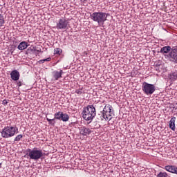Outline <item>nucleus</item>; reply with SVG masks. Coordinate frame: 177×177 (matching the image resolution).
<instances>
[{
  "mask_svg": "<svg viewBox=\"0 0 177 177\" xmlns=\"http://www.w3.org/2000/svg\"><path fill=\"white\" fill-rule=\"evenodd\" d=\"M45 153L42 151V150L38 149L37 147H35L32 149H26V156L29 157L30 160H37L44 157Z\"/></svg>",
  "mask_w": 177,
  "mask_h": 177,
  "instance_id": "7ed1b4c3",
  "label": "nucleus"
},
{
  "mask_svg": "<svg viewBox=\"0 0 177 177\" xmlns=\"http://www.w3.org/2000/svg\"><path fill=\"white\" fill-rule=\"evenodd\" d=\"M63 113L62 111H58L54 114V119L56 120H62V114Z\"/></svg>",
  "mask_w": 177,
  "mask_h": 177,
  "instance_id": "6ab92c4d",
  "label": "nucleus"
},
{
  "mask_svg": "<svg viewBox=\"0 0 177 177\" xmlns=\"http://www.w3.org/2000/svg\"><path fill=\"white\" fill-rule=\"evenodd\" d=\"M102 112L105 118V121H110L113 118V114H114V111H113V106L110 104H106L103 109Z\"/></svg>",
  "mask_w": 177,
  "mask_h": 177,
  "instance_id": "423d86ee",
  "label": "nucleus"
},
{
  "mask_svg": "<svg viewBox=\"0 0 177 177\" xmlns=\"http://www.w3.org/2000/svg\"><path fill=\"white\" fill-rule=\"evenodd\" d=\"M16 133H19V129L17 127L7 126L4 127L1 131V136L4 139H9V138L13 137Z\"/></svg>",
  "mask_w": 177,
  "mask_h": 177,
  "instance_id": "20e7f679",
  "label": "nucleus"
},
{
  "mask_svg": "<svg viewBox=\"0 0 177 177\" xmlns=\"http://www.w3.org/2000/svg\"><path fill=\"white\" fill-rule=\"evenodd\" d=\"M82 115L86 121H90V122L93 120L94 117H96V108L93 104L88 105L86 107L83 109L82 112Z\"/></svg>",
  "mask_w": 177,
  "mask_h": 177,
  "instance_id": "f257e3e1",
  "label": "nucleus"
},
{
  "mask_svg": "<svg viewBox=\"0 0 177 177\" xmlns=\"http://www.w3.org/2000/svg\"><path fill=\"white\" fill-rule=\"evenodd\" d=\"M168 78L171 81H176V80H177V71L171 72L170 74H169Z\"/></svg>",
  "mask_w": 177,
  "mask_h": 177,
  "instance_id": "f3484780",
  "label": "nucleus"
},
{
  "mask_svg": "<svg viewBox=\"0 0 177 177\" xmlns=\"http://www.w3.org/2000/svg\"><path fill=\"white\" fill-rule=\"evenodd\" d=\"M5 24V19L3 18V15L0 14V27L3 26Z\"/></svg>",
  "mask_w": 177,
  "mask_h": 177,
  "instance_id": "412c9836",
  "label": "nucleus"
},
{
  "mask_svg": "<svg viewBox=\"0 0 177 177\" xmlns=\"http://www.w3.org/2000/svg\"><path fill=\"white\" fill-rule=\"evenodd\" d=\"M81 3H82L83 5H85V3H86V2H88V0H80Z\"/></svg>",
  "mask_w": 177,
  "mask_h": 177,
  "instance_id": "c756f323",
  "label": "nucleus"
},
{
  "mask_svg": "<svg viewBox=\"0 0 177 177\" xmlns=\"http://www.w3.org/2000/svg\"><path fill=\"white\" fill-rule=\"evenodd\" d=\"M63 70H60V71H54L52 74L54 80L55 81H57L59 78H62V75H63Z\"/></svg>",
  "mask_w": 177,
  "mask_h": 177,
  "instance_id": "9b49d317",
  "label": "nucleus"
},
{
  "mask_svg": "<svg viewBox=\"0 0 177 177\" xmlns=\"http://www.w3.org/2000/svg\"><path fill=\"white\" fill-rule=\"evenodd\" d=\"M28 46H30V44H28V43H27L26 41H22L18 45L17 49H19V50H24V49H27Z\"/></svg>",
  "mask_w": 177,
  "mask_h": 177,
  "instance_id": "ddd939ff",
  "label": "nucleus"
},
{
  "mask_svg": "<svg viewBox=\"0 0 177 177\" xmlns=\"http://www.w3.org/2000/svg\"><path fill=\"white\" fill-rule=\"evenodd\" d=\"M11 55H13V51L11 52Z\"/></svg>",
  "mask_w": 177,
  "mask_h": 177,
  "instance_id": "2f4dec72",
  "label": "nucleus"
},
{
  "mask_svg": "<svg viewBox=\"0 0 177 177\" xmlns=\"http://www.w3.org/2000/svg\"><path fill=\"white\" fill-rule=\"evenodd\" d=\"M12 81H19L20 79V73L17 70H14L10 73Z\"/></svg>",
  "mask_w": 177,
  "mask_h": 177,
  "instance_id": "1a4fd4ad",
  "label": "nucleus"
},
{
  "mask_svg": "<svg viewBox=\"0 0 177 177\" xmlns=\"http://www.w3.org/2000/svg\"><path fill=\"white\" fill-rule=\"evenodd\" d=\"M97 122H100L101 121H103V120H106V118H104V113L102 111H100L97 115H95Z\"/></svg>",
  "mask_w": 177,
  "mask_h": 177,
  "instance_id": "2eb2a0df",
  "label": "nucleus"
},
{
  "mask_svg": "<svg viewBox=\"0 0 177 177\" xmlns=\"http://www.w3.org/2000/svg\"><path fill=\"white\" fill-rule=\"evenodd\" d=\"M176 117L173 116L171 118L170 121H169V128L171 131H175V129H176V127H175V121H176Z\"/></svg>",
  "mask_w": 177,
  "mask_h": 177,
  "instance_id": "dca6fc26",
  "label": "nucleus"
},
{
  "mask_svg": "<svg viewBox=\"0 0 177 177\" xmlns=\"http://www.w3.org/2000/svg\"><path fill=\"white\" fill-rule=\"evenodd\" d=\"M46 121H48L49 125H52V127H55V124H56L55 118L49 119L46 117Z\"/></svg>",
  "mask_w": 177,
  "mask_h": 177,
  "instance_id": "aec40b11",
  "label": "nucleus"
},
{
  "mask_svg": "<svg viewBox=\"0 0 177 177\" xmlns=\"http://www.w3.org/2000/svg\"><path fill=\"white\" fill-rule=\"evenodd\" d=\"M17 85L18 88H20V86H21L23 85V84L20 81H18V82H17Z\"/></svg>",
  "mask_w": 177,
  "mask_h": 177,
  "instance_id": "c85d7f7f",
  "label": "nucleus"
},
{
  "mask_svg": "<svg viewBox=\"0 0 177 177\" xmlns=\"http://www.w3.org/2000/svg\"><path fill=\"white\" fill-rule=\"evenodd\" d=\"M62 49L60 48H56L55 49V55H60L62 53Z\"/></svg>",
  "mask_w": 177,
  "mask_h": 177,
  "instance_id": "393cba45",
  "label": "nucleus"
},
{
  "mask_svg": "<svg viewBox=\"0 0 177 177\" xmlns=\"http://www.w3.org/2000/svg\"><path fill=\"white\" fill-rule=\"evenodd\" d=\"M170 52H172V48L169 46H164L160 50V53H162L163 55L164 53H169Z\"/></svg>",
  "mask_w": 177,
  "mask_h": 177,
  "instance_id": "4468645a",
  "label": "nucleus"
},
{
  "mask_svg": "<svg viewBox=\"0 0 177 177\" xmlns=\"http://www.w3.org/2000/svg\"><path fill=\"white\" fill-rule=\"evenodd\" d=\"M70 120V115L67 113H64L62 112V116H61V121H63L64 122H67Z\"/></svg>",
  "mask_w": 177,
  "mask_h": 177,
  "instance_id": "a211bd4d",
  "label": "nucleus"
},
{
  "mask_svg": "<svg viewBox=\"0 0 177 177\" xmlns=\"http://www.w3.org/2000/svg\"><path fill=\"white\" fill-rule=\"evenodd\" d=\"M167 57L171 62L177 63V46H173L171 48V51L168 54Z\"/></svg>",
  "mask_w": 177,
  "mask_h": 177,
  "instance_id": "6e6552de",
  "label": "nucleus"
},
{
  "mask_svg": "<svg viewBox=\"0 0 177 177\" xmlns=\"http://www.w3.org/2000/svg\"><path fill=\"white\" fill-rule=\"evenodd\" d=\"M80 135H82L83 136H88V135H91L92 133V131L89 129V128H86L85 127H80Z\"/></svg>",
  "mask_w": 177,
  "mask_h": 177,
  "instance_id": "9d476101",
  "label": "nucleus"
},
{
  "mask_svg": "<svg viewBox=\"0 0 177 177\" xmlns=\"http://www.w3.org/2000/svg\"><path fill=\"white\" fill-rule=\"evenodd\" d=\"M8 102H9L8 100H3L2 104H3L4 106H6V104H8Z\"/></svg>",
  "mask_w": 177,
  "mask_h": 177,
  "instance_id": "a878e982",
  "label": "nucleus"
},
{
  "mask_svg": "<svg viewBox=\"0 0 177 177\" xmlns=\"http://www.w3.org/2000/svg\"><path fill=\"white\" fill-rule=\"evenodd\" d=\"M156 177H168V174H167V172L160 171Z\"/></svg>",
  "mask_w": 177,
  "mask_h": 177,
  "instance_id": "4be33fe9",
  "label": "nucleus"
},
{
  "mask_svg": "<svg viewBox=\"0 0 177 177\" xmlns=\"http://www.w3.org/2000/svg\"><path fill=\"white\" fill-rule=\"evenodd\" d=\"M70 26V22L66 18L59 19L56 25L57 30H67Z\"/></svg>",
  "mask_w": 177,
  "mask_h": 177,
  "instance_id": "0eeeda50",
  "label": "nucleus"
},
{
  "mask_svg": "<svg viewBox=\"0 0 177 177\" xmlns=\"http://www.w3.org/2000/svg\"><path fill=\"white\" fill-rule=\"evenodd\" d=\"M23 139V135L19 134L17 136H16L14 139V142H19Z\"/></svg>",
  "mask_w": 177,
  "mask_h": 177,
  "instance_id": "5701e85b",
  "label": "nucleus"
},
{
  "mask_svg": "<svg viewBox=\"0 0 177 177\" xmlns=\"http://www.w3.org/2000/svg\"><path fill=\"white\" fill-rule=\"evenodd\" d=\"M32 50H33L34 52H37V53H39L42 52V51L41 50V49H40V50H37V48H34L33 50L32 49V50H31V52H32Z\"/></svg>",
  "mask_w": 177,
  "mask_h": 177,
  "instance_id": "cd10ccee",
  "label": "nucleus"
},
{
  "mask_svg": "<svg viewBox=\"0 0 177 177\" xmlns=\"http://www.w3.org/2000/svg\"><path fill=\"white\" fill-rule=\"evenodd\" d=\"M90 19L97 23L98 26H103L107 20V14L103 12H95L90 15Z\"/></svg>",
  "mask_w": 177,
  "mask_h": 177,
  "instance_id": "f03ea898",
  "label": "nucleus"
},
{
  "mask_svg": "<svg viewBox=\"0 0 177 177\" xmlns=\"http://www.w3.org/2000/svg\"><path fill=\"white\" fill-rule=\"evenodd\" d=\"M142 91L145 95H153L156 92V85L144 82L142 86Z\"/></svg>",
  "mask_w": 177,
  "mask_h": 177,
  "instance_id": "39448f33",
  "label": "nucleus"
},
{
  "mask_svg": "<svg viewBox=\"0 0 177 177\" xmlns=\"http://www.w3.org/2000/svg\"><path fill=\"white\" fill-rule=\"evenodd\" d=\"M75 93H77V95H82V91H81L80 89H77L75 91Z\"/></svg>",
  "mask_w": 177,
  "mask_h": 177,
  "instance_id": "bb28decb",
  "label": "nucleus"
},
{
  "mask_svg": "<svg viewBox=\"0 0 177 177\" xmlns=\"http://www.w3.org/2000/svg\"><path fill=\"white\" fill-rule=\"evenodd\" d=\"M0 168H2V163H0Z\"/></svg>",
  "mask_w": 177,
  "mask_h": 177,
  "instance_id": "7c9ffc66",
  "label": "nucleus"
},
{
  "mask_svg": "<svg viewBox=\"0 0 177 177\" xmlns=\"http://www.w3.org/2000/svg\"><path fill=\"white\" fill-rule=\"evenodd\" d=\"M51 58L50 57H48L46 59H41L39 61V64H44L45 62H50Z\"/></svg>",
  "mask_w": 177,
  "mask_h": 177,
  "instance_id": "b1692460",
  "label": "nucleus"
},
{
  "mask_svg": "<svg viewBox=\"0 0 177 177\" xmlns=\"http://www.w3.org/2000/svg\"><path fill=\"white\" fill-rule=\"evenodd\" d=\"M165 171L171 172V174H176L177 175V167L174 165H167L165 167Z\"/></svg>",
  "mask_w": 177,
  "mask_h": 177,
  "instance_id": "f8f14e48",
  "label": "nucleus"
}]
</instances>
